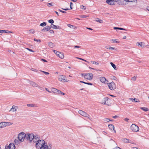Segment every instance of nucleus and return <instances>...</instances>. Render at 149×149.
<instances>
[{
  "label": "nucleus",
  "mask_w": 149,
  "mask_h": 149,
  "mask_svg": "<svg viewBox=\"0 0 149 149\" xmlns=\"http://www.w3.org/2000/svg\"><path fill=\"white\" fill-rule=\"evenodd\" d=\"M43 145H46V142H45L44 140H37L36 144V147L38 149Z\"/></svg>",
  "instance_id": "f257e3e1"
},
{
  "label": "nucleus",
  "mask_w": 149,
  "mask_h": 149,
  "mask_svg": "<svg viewBox=\"0 0 149 149\" xmlns=\"http://www.w3.org/2000/svg\"><path fill=\"white\" fill-rule=\"evenodd\" d=\"M81 75L82 77H84L85 79L89 80H91L93 77V74L91 73H82Z\"/></svg>",
  "instance_id": "f03ea898"
},
{
  "label": "nucleus",
  "mask_w": 149,
  "mask_h": 149,
  "mask_svg": "<svg viewBox=\"0 0 149 149\" xmlns=\"http://www.w3.org/2000/svg\"><path fill=\"white\" fill-rule=\"evenodd\" d=\"M26 134L24 132H21L18 135V138L20 141H23L25 139Z\"/></svg>",
  "instance_id": "7ed1b4c3"
},
{
  "label": "nucleus",
  "mask_w": 149,
  "mask_h": 149,
  "mask_svg": "<svg viewBox=\"0 0 149 149\" xmlns=\"http://www.w3.org/2000/svg\"><path fill=\"white\" fill-rule=\"evenodd\" d=\"M33 134H26V136L25 138V140L26 141H29V142L31 143L33 141Z\"/></svg>",
  "instance_id": "20e7f679"
},
{
  "label": "nucleus",
  "mask_w": 149,
  "mask_h": 149,
  "mask_svg": "<svg viewBox=\"0 0 149 149\" xmlns=\"http://www.w3.org/2000/svg\"><path fill=\"white\" fill-rule=\"evenodd\" d=\"M108 85L109 88L111 90H113L116 88L115 84L113 81L111 83H108Z\"/></svg>",
  "instance_id": "39448f33"
},
{
  "label": "nucleus",
  "mask_w": 149,
  "mask_h": 149,
  "mask_svg": "<svg viewBox=\"0 0 149 149\" xmlns=\"http://www.w3.org/2000/svg\"><path fill=\"white\" fill-rule=\"evenodd\" d=\"M131 129L133 131L137 132L139 130V128L134 124H132L131 126Z\"/></svg>",
  "instance_id": "423d86ee"
},
{
  "label": "nucleus",
  "mask_w": 149,
  "mask_h": 149,
  "mask_svg": "<svg viewBox=\"0 0 149 149\" xmlns=\"http://www.w3.org/2000/svg\"><path fill=\"white\" fill-rule=\"evenodd\" d=\"M78 112L79 114L84 116L88 117L89 116L88 114L81 110H79Z\"/></svg>",
  "instance_id": "0eeeda50"
},
{
  "label": "nucleus",
  "mask_w": 149,
  "mask_h": 149,
  "mask_svg": "<svg viewBox=\"0 0 149 149\" xmlns=\"http://www.w3.org/2000/svg\"><path fill=\"white\" fill-rule=\"evenodd\" d=\"M116 1L115 0H107L106 2L110 5H113L115 4Z\"/></svg>",
  "instance_id": "6e6552de"
},
{
  "label": "nucleus",
  "mask_w": 149,
  "mask_h": 149,
  "mask_svg": "<svg viewBox=\"0 0 149 149\" xmlns=\"http://www.w3.org/2000/svg\"><path fill=\"white\" fill-rule=\"evenodd\" d=\"M118 1V4L124 5L125 4V3L124 1L127 2H130V0H117Z\"/></svg>",
  "instance_id": "1a4fd4ad"
},
{
  "label": "nucleus",
  "mask_w": 149,
  "mask_h": 149,
  "mask_svg": "<svg viewBox=\"0 0 149 149\" xmlns=\"http://www.w3.org/2000/svg\"><path fill=\"white\" fill-rule=\"evenodd\" d=\"M58 79L59 81L63 82H65L66 81L65 79V77L63 75H61L58 77Z\"/></svg>",
  "instance_id": "9d476101"
},
{
  "label": "nucleus",
  "mask_w": 149,
  "mask_h": 149,
  "mask_svg": "<svg viewBox=\"0 0 149 149\" xmlns=\"http://www.w3.org/2000/svg\"><path fill=\"white\" fill-rule=\"evenodd\" d=\"M56 55L61 58H64V55L63 53H60L59 52H58Z\"/></svg>",
  "instance_id": "9b49d317"
},
{
  "label": "nucleus",
  "mask_w": 149,
  "mask_h": 149,
  "mask_svg": "<svg viewBox=\"0 0 149 149\" xmlns=\"http://www.w3.org/2000/svg\"><path fill=\"white\" fill-rule=\"evenodd\" d=\"M30 84L33 87H39V86L38 84L32 81H30Z\"/></svg>",
  "instance_id": "f8f14e48"
},
{
  "label": "nucleus",
  "mask_w": 149,
  "mask_h": 149,
  "mask_svg": "<svg viewBox=\"0 0 149 149\" xmlns=\"http://www.w3.org/2000/svg\"><path fill=\"white\" fill-rule=\"evenodd\" d=\"M40 149H48V144L46 143V145H43L40 148Z\"/></svg>",
  "instance_id": "ddd939ff"
},
{
  "label": "nucleus",
  "mask_w": 149,
  "mask_h": 149,
  "mask_svg": "<svg viewBox=\"0 0 149 149\" xmlns=\"http://www.w3.org/2000/svg\"><path fill=\"white\" fill-rule=\"evenodd\" d=\"M109 98L107 97H105L104 98V102L102 103V104H106L107 105H109V104L108 103H106V102H107L108 101Z\"/></svg>",
  "instance_id": "4468645a"
},
{
  "label": "nucleus",
  "mask_w": 149,
  "mask_h": 149,
  "mask_svg": "<svg viewBox=\"0 0 149 149\" xmlns=\"http://www.w3.org/2000/svg\"><path fill=\"white\" fill-rule=\"evenodd\" d=\"M5 122H3L0 123V128H3L6 127Z\"/></svg>",
  "instance_id": "2eb2a0df"
},
{
  "label": "nucleus",
  "mask_w": 149,
  "mask_h": 149,
  "mask_svg": "<svg viewBox=\"0 0 149 149\" xmlns=\"http://www.w3.org/2000/svg\"><path fill=\"white\" fill-rule=\"evenodd\" d=\"M100 81L103 83H105L106 80V78L104 77L100 78Z\"/></svg>",
  "instance_id": "dca6fc26"
},
{
  "label": "nucleus",
  "mask_w": 149,
  "mask_h": 149,
  "mask_svg": "<svg viewBox=\"0 0 149 149\" xmlns=\"http://www.w3.org/2000/svg\"><path fill=\"white\" fill-rule=\"evenodd\" d=\"M108 127L111 130H114V127L113 125H109Z\"/></svg>",
  "instance_id": "f3484780"
},
{
  "label": "nucleus",
  "mask_w": 149,
  "mask_h": 149,
  "mask_svg": "<svg viewBox=\"0 0 149 149\" xmlns=\"http://www.w3.org/2000/svg\"><path fill=\"white\" fill-rule=\"evenodd\" d=\"M143 42H138L137 43V44L138 45V46L140 45L141 47H144V45L142 44Z\"/></svg>",
  "instance_id": "a211bd4d"
},
{
  "label": "nucleus",
  "mask_w": 149,
  "mask_h": 149,
  "mask_svg": "<svg viewBox=\"0 0 149 149\" xmlns=\"http://www.w3.org/2000/svg\"><path fill=\"white\" fill-rule=\"evenodd\" d=\"M130 100H131L132 101L135 102H140L138 100V99H137L136 98H134L133 99L132 98H130Z\"/></svg>",
  "instance_id": "6ab92c4d"
},
{
  "label": "nucleus",
  "mask_w": 149,
  "mask_h": 149,
  "mask_svg": "<svg viewBox=\"0 0 149 149\" xmlns=\"http://www.w3.org/2000/svg\"><path fill=\"white\" fill-rule=\"evenodd\" d=\"M48 44L49 46L51 48H52L54 47V43L51 42H49L48 43Z\"/></svg>",
  "instance_id": "aec40b11"
},
{
  "label": "nucleus",
  "mask_w": 149,
  "mask_h": 149,
  "mask_svg": "<svg viewBox=\"0 0 149 149\" xmlns=\"http://www.w3.org/2000/svg\"><path fill=\"white\" fill-rule=\"evenodd\" d=\"M113 29L115 30L116 29H119L120 30H123L125 31H126L127 30L125 29L122 28H120V27H114Z\"/></svg>",
  "instance_id": "412c9836"
},
{
  "label": "nucleus",
  "mask_w": 149,
  "mask_h": 149,
  "mask_svg": "<svg viewBox=\"0 0 149 149\" xmlns=\"http://www.w3.org/2000/svg\"><path fill=\"white\" fill-rule=\"evenodd\" d=\"M59 90H58L57 89L55 88H53L52 89V91L53 93H56L57 94L58 91Z\"/></svg>",
  "instance_id": "4be33fe9"
},
{
  "label": "nucleus",
  "mask_w": 149,
  "mask_h": 149,
  "mask_svg": "<svg viewBox=\"0 0 149 149\" xmlns=\"http://www.w3.org/2000/svg\"><path fill=\"white\" fill-rule=\"evenodd\" d=\"M111 65V66L113 67V69L115 70H116L117 69V68H116V65L112 62H110V63Z\"/></svg>",
  "instance_id": "5701e85b"
},
{
  "label": "nucleus",
  "mask_w": 149,
  "mask_h": 149,
  "mask_svg": "<svg viewBox=\"0 0 149 149\" xmlns=\"http://www.w3.org/2000/svg\"><path fill=\"white\" fill-rule=\"evenodd\" d=\"M80 82H81V83H84V84H88V85H91V86L93 85V84H92L91 83H90L86 82H85L84 81H80Z\"/></svg>",
  "instance_id": "b1692460"
},
{
  "label": "nucleus",
  "mask_w": 149,
  "mask_h": 149,
  "mask_svg": "<svg viewBox=\"0 0 149 149\" xmlns=\"http://www.w3.org/2000/svg\"><path fill=\"white\" fill-rule=\"evenodd\" d=\"M140 109L145 111H147L149 110L148 108L145 107H141Z\"/></svg>",
  "instance_id": "393cba45"
},
{
  "label": "nucleus",
  "mask_w": 149,
  "mask_h": 149,
  "mask_svg": "<svg viewBox=\"0 0 149 149\" xmlns=\"http://www.w3.org/2000/svg\"><path fill=\"white\" fill-rule=\"evenodd\" d=\"M111 41H113L112 42V43H119L120 42V41H119L116 40V39H112L111 40Z\"/></svg>",
  "instance_id": "a878e982"
},
{
  "label": "nucleus",
  "mask_w": 149,
  "mask_h": 149,
  "mask_svg": "<svg viewBox=\"0 0 149 149\" xmlns=\"http://www.w3.org/2000/svg\"><path fill=\"white\" fill-rule=\"evenodd\" d=\"M33 136L32 138L33 140V139H36V140H37V139H38V135H34L33 134Z\"/></svg>",
  "instance_id": "bb28decb"
},
{
  "label": "nucleus",
  "mask_w": 149,
  "mask_h": 149,
  "mask_svg": "<svg viewBox=\"0 0 149 149\" xmlns=\"http://www.w3.org/2000/svg\"><path fill=\"white\" fill-rule=\"evenodd\" d=\"M15 107H16L15 106L13 105V107H12V108L10 109V110L9 111H10L11 110H12V111L13 112H14V111H16V109H15Z\"/></svg>",
  "instance_id": "cd10ccee"
},
{
  "label": "nucleus",
  "mask_w": 149,
  "mask_h": 149,
  "mask_svg": "<svg viewBox=\"0 0 149 149\" xmlns=\"http://www.w3.org/2000/svg\"><path fill=\"white\" fill-rule=\"evenodd\" d=\"M46 25V22H44L41 23L40 25V26L44 27Z\"/></svg>",
  "instance_id": "c85d7f7f"
},
{
  "label": "nucleus",
  "mask_w": 149,
  "mask_h": 149,
  "mask_svg": "<svg viewBox=\"0 0 149 149\" xmlns=\"http://www.w3.org/2000/svg\"><path fill=\"white\" fill-rule=\"evenodd\" d=\"M48 31V30L47 29V27H46V26L45 27H44L41 30V31H43V32L47 31Z\"/></svg>",
  "instance_id": "c756f323"
},
{
  "label": "nucleus",
  "mask_w": 149,
  "mask_h": 149,
  "mask_svg": "<svg viewBox=\"0 0 149 149\" xmlns=\"http://www.w3.org/2000/svg\"><path fill=\"white\" fill-rule=\"evenodd\" d=\"M124 142L127 143H131V142L129 141V140L128 139L125 138L123 139Z\"/></svg>",
  "instance_id": "7c9ffc66"
},
{
  "label": "nucleus",
  "mask_w": 149,
  "mask_h": 149,
  "mask_svg": "<svg viewBox=\"0 0 149 149\" xmlns=\"http://www.w3.org/2000/svg\"><path fill=\"white\" fill-rule=\"evenodd\" d=\"M57 94H58L59 95H65V93L62 92L61 91L59 90L58 91V92L57 93Z\"/></svg>",
  "instance_id": "2f4dec72"
},
{
  "label": "nucleus",
  "mask_w": 149,
  "mask_h": 149,
  "mask_svg": "<svg viewBox=\"0 0 149 149\" xmlns=\"http://www.w3.org/2000/svg\"><path fill=\"white\" fill-rule=\"evenodd\" d=\"M26 105L28 107H35V105L33 104H27Z\"/></svg>",
  "instance_id": "473e14b6"
},
{
  "label": "nucleus",
  "mask_w": 149,
  "mask_h": 149,
  "mask_svg": "<svg viewBox=\"0 0 149 149\" xmlns=\"http://www.w3.org/2000/svg\"><path fill=\"white\" fill-rule=\"evenodd\" d=\"M12 143L13 144V146H12L11 145V146L10 147V149H15V146L14 144L13 143Z\"/></svg>",
  "instance_id": "72a5a7b5"
},
{
  "label": "nucleus",
  "mask_w": 149,
  "mask_h": 149,
  "mask_svg": "<svg viewBox=\"0 0 149 149\" xmlns=\"http://www.w3.org/2000/svg\"><path fill=\"white\" fill-rule=\"evenodd\" d=\"M13 123L10 122H5V125H6V126H9L11 125H12Z\"/></svg>",
  "instance_id": "f704fd0d"
},
{
  "label": "nucleus",
  "mask_w": 149,
  "mask_h": 149,
  "mask_svg": "<svg viewBox=\"0 0 149 149\" xmlns=\"http://www.w3.org/2000/svg\"><path fill=\"white\" fill-rule=\"evenodd\" d=\"M51 27L53 29H55L57 28V26L55 25H54L53 24H51Z\"/></svg>",
  "instance_id": "c9c22d12"
},
{
  "label": "nucleus",
  "mask_w": 149,
  "mask_h": 149,
  "mask_svg": "<svg viewBox=\"0 0 149 149\" xmlns=\"http://www.w3.org/2000/svg\"><path fill=\"white\" fill-rule=\"evenodd\" d=\"M91 63L93 64H95L96 65H99V63L97 62L94 61H91Z\"/></svg>",
  "instance_id": "e433bc0d"
},
{
  "label": "nucleus",
  "mask_w": 149,
  "mask_h": 149,
  "mask_svg": "<svg viewBox=\"0 0 149 149\" xmlns=\"http://www.w3.org/2000/svg\"><path fill=\"white\" fill-rule=\"evenodd\" d=\"M19 141H20L19 140V141L17 140V139H15L14 140V143H15V144H18V143H19Z\"/></svg>",
  "instance_id": "4c0bfd02"
},
{
  "label": "nucleus",
  "mask_w": 149,
  "mask_h": 149,
  "mask_svg": "<svg viewBox=\"0 0 149 149\" xmlns=\"http://www.w3.org/2000/svg\"><path fill=\"white\" fill-rule=\"evenodd\" d=\"M48 22L51 24H53L54 23V21L52 19H50L48 20Z\"/></svg>",
  "instance_id": "58836bf2"
},
{
  "label": "nucleus",
  "mask_w": 149,
  "mask_h": 149,
  "mask_svg": "<svg viewBox=\"0 0 149 149\" xmlns=\"http://www.w3.org/2000/svg\"><path fill=\"white\" fill-rule=\"evenodd\" d=\"M80 17H81V18H85L88 17V16L87 15H80Z\"/></svg>",
  "instance_id": "ea45409f"
},
{
  "label": "nucleus",
  "mask_w": 149,
  "mask_h": 149,
  "mask_svg": "<svg viewBox=\"0 0 149 149\" xmlns=\"http://www.w3.org/2000/svg\"><path fill=\"white\" fill-rule=\"evenodd\" d=\"M68 27L71 28H74V26L70 24H68Z\"/></svg>",
  "instance_id": "a19ab883"
},
{
  "label": "nucleus",
  "mask_w": 149,
  "mask_h": 149,
  "mask_svg": "<svg viewBox=\"0 0 149 149\" xmlns=\"http://www.w3.org/2000/svg\"><path fill=\"white\" fill-rule=\"evenodd\" d=\"M77 59H80L81 60H82V61H84L86 62H88V61H87L86 60H84L83 58H79V57H77L76 58Z\"/></svg>",
  "instance_id": "79ce46f5"
},
{
  "label": "nucleus",
  "mask_w": 149,
  "mask_h": 149,
  "mask_svg": "<svg viewBox=\"0 0 149 149\" xmlns=\"http://www.w3.org/2000/svg\"><path fill=\"white\" fill-rule=\"evenodd\" d=\"M98 19V20H96L97 22H100V23H102L103 21L102 20H100L99 19Z\"/></svg>",
  "instance_id": "37998d69"
},
{
  "label": "nucleus",
  "mask_w": 149,
  "mask_h": 149,
  "mask_svg": "<svg viewBox=\"0 0 149 149\" xmlns=\"http://www.w3.org/2000/svg\"><path fill=\"white\" fill-rule=\"evenodd\" d=\"M130 2H133L136 4L137 3V0H130Z\"/></svg>",
  "instance_id": "c03bdc74"
},
{
  "label": "nucleus",
  "mask_w": 149,
  "mask_h": 149,
  "mask_svg": "<svg viewBox=\"0 0 149 149\" xmlns=\"http://www.w3.org/2000/svg\"><path fill=\"white\" fill-rule=\"evenodd\" d=\"M81 8L82 9H84V10H85L86 9V7L85 6H83V5H81Z\"/></svg>",
  "instance_id": "a18cd8bd"
},
{
  "label": "nucleus",
  "mask_w": 149,
  "mask_h": 149,
  "mask_svg": "<svg viewBox=\"0 0 149 149\" xmlns=\"http://www.w3.org/2000/svg\"><path fill=\"white\" fill-rule=\"evenodd\" d=\"M29 31L32 33H35V31L33 29H31L29 30Z\"/></svg>",
  "instance_id": "49530a36"
},
{
  "label": "nucleus",
  "mask_w": 149,
  "mask_h": 149,
  "mask_svg": "<svg viewBox=\"0 0 149 149\" xmlns=\"http://www.w3.org/2000/svg\"><path fill=\"white\" fill-rule=\"evenodd\" d=\"M137 78V77L134 76L131 79L132 80H135Z\"/></svg>",
  "instance_id": "de8ad7c7"
},
{
  "label": "nucleus",
  "mask_w": 149,
  "mask_h": 149,
  "mask_svg": "<svg viewBox=\"0 0 149 149\" xmlns=\"http://www.w3.org/2000/svg\"><path fill=\"white\" fill-rule=\"evenodd\" d=\"M6 31V30H0V33H5Z\"/></svg>",
  "instance_id": "09e8293b"
},
{
  "label": "nucleus",
  "mask_w": 149,
  "mask_h": 149,
  "mask_svg": "<svg viewBox=\"0 0 149 149\" xmlns=\"http://www.w3.org/2000/svg\"><path fill=\"white\" fill-rule=\"evenodd\" d=\"M41 72H42L44 74H45L46 75H47L49 74V73L48 72H45L44 71H41Z\"/></svg>",
  "instance_id": "8fccbe9b"
},
{
  "label": "nucleus",
  "mask_w": 149,
  "mask_h": 149,
  "mask_svg": "<svg viewBox=\"0 0 149 149\" xmlns=\"http://www.w3.org/2000/svg\"><path fill=\"white\" fill-rule=\"evenodd\" d=\"M26 49L30 52H34V51L32 49H29V48H26Z\"/></svg>",
  "instance_id": "3c124183"
},
{
  "label": "nucleus",
  "mask_w": 149,
  "mask_h": 149,
  "mask_svg": "<svg viewBox=\"0 0 149 149\" xmlns=\"http://www.w3.org/2000/svg\"><path fill=\"white\" fill-rule=\"evenodd\" d=\"M34 40L35 41L38 42H41V40L40 39H37L36 38H34Z\"/></svg>",
  "instance_id": "603ef678"
},
{
  "label": "nucleus",
  "mask_w": 149,
  "mask_h": 149,
  "mask_svg": "<svg viewBox=\"0 0 149 149\" xmlns=\"http://www.w3.org/2000/svg\"><path fill=\"white\" fill-rule=\"evenodd\" d=\"M58 11H59L60 12H62V13H66V11L61 10L60 9H59L58 10Z\"/></svg>",
  "instance_id": "864d4df0"
},
{
  "label": "nucleus",
  "mask_w": 149,
  "mask_h": 149,
  "mask_svg": "<svg viewBox=\"0 0 149 149\" xmlns=\"http://www.w3.org/2000/svg\"><path fill=\"white\" fill-rule=\"evenodd\" d=\"M48 149H51L52 145L51 144H48Z\"/></svg>",
  "instance_id": "5fc2aeb1"
},
{
  "label": "nucleus",
  "mask_w": 149,
  "mask_h": 149,
  "mask_svg": "<svg viewBox=\"0 0 149 149\" xmlns=\"http://www.w3.org/2000/svg\"><path fill=\"white\" fill-rule=\"evenodd\" d=\"M49 32L51 34H54V31L52 30H50Z\"/></svg>",
  "instance_id": "6e6d98bb"
},
{
  "label": "nucleus",
  "mask_w": 149,
  "mask_h": 149,
  "mask_svg": "<svg viewBox=\"0 0 149 149\" xmlns=\"http://www.w3.org/2000/svg\"><path fill=\"white\" fill-rule=\"evenodd\" d=\"M46 27H47V29L48 30V31H49V30H50L51 28V26H46Z\"/></svg>",
  "instance_id": "4d7b16f0"
},
{
  "label": "nucleus",
  "mask_w": 149,
  "mask_h": 149,
  "mask_svg": "<svg viewBox=\"0 0 149 149\" xmlns=\"http://www.w3.org/2000/svg\"><path fill=\"white\" fill-rule=\"evenodd\" d=\"M112 149H121L120 147L116 146Z\"/></svg>",
  "instance_id": "13d9d810"
},
{
  "label": "nucleus",
  "mask_w": 149,
  "mask_h": 149,
  "mask_svg": "<svg viewBox=\"0 0 149 149\" xmlns=\"http://www.w3.org/2000/svg\"><path fill=\"white\" fill-rule=\"evenodd\" d=\"M124 120L126 122H128L129 120V119L127 118H125Z\"/></svg>",
  "instance_id": "bf43d9fd"
},
{
  "label": "nucleus",
  "mask_w": 149,
  "mask_h": 149,
  "mask_svg": "<svg viewBox=\"0 0 149 149\" xmlns=\"http://www.w3.org/2000/svg\"><path fill=\"white\" fill-rule=\"evenodd\" d=\"M73 4V3L72 2L70 3V9H72V5Z\"/></svg>",
  "instance_id": "052dcab7"
},
{
  "label": "nucleus",
  "mask_w": 149,
  "mask_h": 149,
  "mask_svg": "<svg viewBox=\"0 0 149 149\" xmlns=\"http://www.w3.org/2000/svg\"><path fill=\"white\" fill-rule=\"evenodd\" d=\"M41 60L44 62H47V61L45 59L42 58V59H41Z\"/></svg>",
  "instance_id": "680f3d73"
},
{
  "label": "nucleus",
  "mask_w": 149,
  "mask_h": 149,
  "mask_svg": "<svg viewBox=\"0 0 149 149\" xmlns=\"http://www.w3.org/2000/svg\"><path fill=\"white\" fill-rule=\"evenodd\" d=\"M109 49H111V50H114L115 48L112 47H109Z\"/></svg>",
  "instance_id": "e2e57ef3"
},
{
  "label": "nucleus",
  "mask_w": 149,
  "mask_h": 149,
  "mask_svg": "<svg viewBox=\"0 0 149 149\" xmlns=\"http://www.w3.org/2000/svg\"><path fill=\"white\" fill-rule=\"evenodd\" d=\"M62 9L63 10H69L70 9L69 8H62Z\"/></svg>",
  "instance_id": "0e129e2a"
},
{
  "label": "nucleus",
  "mask_w": 149,
  "mask_h": 149,
  "mask_svg": "<svg viewBox=\"0 0 149 149\" xmlns=\"http://www.w3.org/2000/svg\"><path fill=\"white\" fill-rule=\"evenodd\" d=\"M80 47H80V46L76 45V46H75L74 47V48H80Z\"/></svg>",
  "instance_id": "69168bd1"
},
{
  "label": "nucleus",
  "mask_w": 149,
  "mask_h": 149,
  "mask_svg": "<svg viewBox=\"0 0 149 149\" xmlns=\"http://www.w3.org/2000/svg\"><path fill=\"white\" fill-rule=\"evenodd\" d=\"M39 88L40 90H44V88H42V87H40L39 86V87H38Z\"/></svg>",
  "instance_id": "338daca9"
},
{
  "label": "nucleus",
  "mask_w": 149,
  "mask_h": 149,
  "mask_svg": "<svg viewBox=\"0 0 149 149\" xmlns=\"http://www.w3.org/2000/svg\"><path fill=\"white\" fill-rule=\"evenodd\" d=\"M53 51L54 52V53L55 54H56L57 53H58V52H57V51H56V50H54Z\"/></svg>",
  "instance_id": "774afa93"
}]
</instances>
